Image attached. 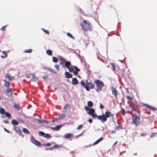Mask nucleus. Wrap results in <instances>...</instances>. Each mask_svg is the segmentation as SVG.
<instances>
[{"label": "nucleus", "mask_w": 157, "mask_h": 157, "mask_svg": "<svg viewBox=\"0 0 157 157\" xmlns=\"http://www.w3.org/2000/svg\"><path fill=\"white\" fill-rule=\"evenodd\" d=\"M91 116L93 118H95L97 117L98 119L100 120L102 123H104L106 121L107 118L110 117H113V115L111 113V112L109 111H106L105 114H103L101 115L97 116L96 113H94Z\"/></svg>", "instance_id": "1"}, {"label": "nucleus", "mask_w": 157, "mask_h": 157, "mask_svg": "<svg viewBox=\"0 0 157 157\" xmlns=\"http://www.w3.org/2000/svg\"><path fill=\"white\" fill-rule=\"evenodd\" d=\"M80 25L85 31H91L92 30L90 23L89 21L83 20L82 21V23H81Z\"/></svg>", "instance_id": "2"}, {"label": "nucleus", "mask_w": 157, "mask_h": 157, "mask_svg": "<svg viewBox=\"0 0 157 157\" xmlns=\"http://www.w3.org/2000/svg\"><path fill=\"white\" fill-rule=\"evenodd\" d=\"M132 117L133 123L136 126L138 125L140 122V117L135 114H132Z\"/></svg>", "instance_id": "3"}, {"label": "nucleus", "mask_w": 157, "mask_h": 157, "mask_svg": "<svg viewBox=\"0 0 157 157\" xmlns=\"http://www.w3.org/2000/svg\"><path fill=\"white\" fill-rule=\"evenodd\" d=\"M94 83L96 84L98 90H102V88L104 86V83L102 82L99 80H97L94 82Z\"/></svg>", "instance_id": "4"}, {"label": "nucleus", "mask_w": 157, "mask_h": 157, "mask_svg": "<svg viewBox=\"0 0 157 157\" xmlns=\"http://www.w3.org/2000/svg\"><path fill=\"white\" fill-rule=\"evenodd\" d=\"M30 140L31 142L32 143L37 146H40L41 145L39 141L36 140L33 136H32L31 137Z\"/></svg>", "instance_id": "5"}, {"label": "nucleus", "mask_w": 157, "mask_h": 157, "mask_svg": "<svg viewBox=\"0 0 157 157\" xmlns=\"http://www.w3.org/2000/svg\"><path fill=\"white\" fill-rule=\"evenodd\" d=\"M85 109L86 111H88L87 113L90 115H91L92 114L94 113L95 111L94 109L93 108L89 109V108L86 106L85 107Z\"/></svg>", "instance_id": "6"}, {"label": "nucleus", "mask_w": 157, "mask_h": 157, "mask_svg": "<svg viewBox=\"0 0 157 157\" xmlns=\"http://www.w3.org/2000/svg\"><path fill=\"white\" fill-rule=\"evenodd\" d=\"M59 59L61 61L60 63V64L62 65L63 67H64L65 66V63L66 62H69L68 61H66L65 59L63 57L61 56H58Z\"/></svg>", "instance_id": "7"}, {"label": "nucleus", "mask_w": 157, "mask_h": 157, "mask_svg": "<svg viewBox=\"0 0 157 157\" xmlns=\"http://www.w3.org/2000/svg\"><path fill=\"white\" fill-rule=\"evenodd\" d=\"M71 65V63L70 62H66L65 63V67L67 68L70 72H72L73 71L74 69L72 67H70Z\"/></svg>", "instance_id": "8"}, {"label": "nucleus", "mask_w": 157, "mask_h": 157, "mask_svg": "<svg viewBox=\"0 0 157 157\" xmlns=\"http://www.w3.org/2000/svg\"><path fill=\"white\" fill-rule=\"evenodd\" d=\"M142 105L143 106H145L147 108L151 110L155 111L157 110V109L156 108L151 106L147 104L144 103L142 104Z\"/></svg>", "instance_id": "9"}, {"label": "nucleus", "mask_w": 157, "mask_h": 157, "mask_svg": "<svg viewBox=\"0 0 157 157\" xmlns=\"http://www.w3.org/2000/svg\"><path fill=\"white\" fill-rule=\"evenodd\" d=\"M86 85L87 86L89 89V91L90 89H93L94 88V84L92 83L91 81L90 82L86 81Z\"/></svg>", "instance_id": "10"}, {"label": "nucleus", "mask_w": 157, "mask_h": 157, "mask_svg": "<svg viewBox=\"0 0 157 157\" xmlns=\"http://www.w3.org/2000/svg\"><path fill=\"white\" fill-rule=\"evenodd\" d=\"M6 95L8 97L11 96L12 94V91L11 89H7L5 91Z\"/></svg>", "instance_id": "11"}, {"label": "nucleus", "mask_w": 157, "mask_h": 157, "mask_svg": "<svg viewBox=\"0 0 157 157\" xmlns=\"http://www.w3.org/2000/svg\"><path fill=\"white\" fill-rule=\"evenodd\" d=\"M111 90H112V94L114 95L115 98H117V91L116 88H114L113 87H111Z\"/></svg>", "instance_id": "12"}, {"label": "nucleus", "mask_w": 157, "mask_h": 157, "mask_svg": "<svg viewBox=\"0 0 157 157\" xmlns=\"http://www.w3.org/2000/svg\"><path fill=\"white\" fill-rule=\"evenodd\" d=\"M14 129L16 132L17 133L19 136H21L23 137H24V135L22 133L21 131L18 127H14Z\"/></svg>", "instance_id": "13"}, {"label": "nucleus", "mask_w": 157, "mask_h": 157, "mask_svg": "<svg viewBox=\"0 0 157 157\" xmlns=\"http://www.w3.org/2000/svg\"><path fill=\"white\" fill-rule=\"evenodd\" d=\"M81 84V85L84 87L86 90L87 91H89V89L88 87L86 85V84H85V83L82 80L80 82Z\"/></svg>", "instance_id": "14"}, {"label": "nucleus", "mask_w": 157, "mask_h": 157, "mask_svg": "<svg viewBox=\"0 0 157 157\" xmlns=\"http://www.w3.org/2000/svg\"><path fill=\"white\" fill-rule=\"evenodd\" d=\"M4 82H5L4 86L7 89L10 88L9 87L10 86V83L9 82L7 81L6 80H4Z\"/></svg>", "instance_id": "15"}, {"label": "nucleus", "mask_w": 157, "mask_h": 157, "mask_svg": "<svg viewBox=\"0 0 157 157\" xmlns=\"http://www.w3.org/2000/svg\"><path fill=\"white\" fill-rule=\"evenodd\" d=\"M31 76H32V80H35L36 79V78L34 74H28L26 75V76L28 78H30Z\"/></svg>", "instance_id": "16"}, {"label": "nucleus", "mask_w": 157, "mask_h": 157, "mask_svg": "<svg viewBox=\"0 0 157 157\" xmlns=\"http://www.w3.org/2000/svg\"><path fill=\"white\" fill-rule=\"evenodd\" d=\"M73 135L71 133H68L65 135L64 136V137L65 139L70 138L73 137Z\"/></svg>", "instance_id": "17"}, {"label": "nucleus", "mask_w": 157, "mask_h": 157, "mask_svg": "<svg viewBox=\"0 0 157 157\" xmlns=\"http://www.w3.org/2000/svg\"><path fill=\"white\" fill-rule=\"evenodd\" d=\"M71 83L74 85H76L78 83V81L76 78H73L71 81Z\"/></svg>", "instance_id": "18"}, {"label": "nucleus", "mask_w": 157, "mask_h": 157, "mask_svg": "<svg viewBox=\"0 0 157 157\" xmlns=\"http://www.w3.org/2000/svg\"><path fill=\"white\" fill-rule=\"evenodd\" d=\"M6 78H8L9 80H12L13 78V77L11 76L10 74L9 73H8L6 75Z\"/></svg>", "instance_id": "19"}, {"label": "nucleus", "mask_w": 157, "mask_h": 157, "mask_svg": "<svg viewBox=\"0 0 157 157\" xmlns=\"http://www.w3.org/2000/svg\"><path fill=\"white\" fill-rule=\"evenodd\" d=\"M74 67L76 70L73 72V73L75 75H76L78 74V72L80 71V70L76 66H74Z\"/></svg>", "instance_id": "20"}, {"label": "nucleus", "mask_w": 157, "mask_h": 157, "mask_svg": "<svg viewBox=\"0 0 157 157\" xmlns=\"http://www.w3.org/2000/svg\"><path fill=\"white\" fill-rule=\"evenodd\" d=\"M103 139V138L102 137H101L99 139H98L96 141H95L93 144V145L96 144L101 142Z\"/></svg>", "instance_id": "21"}, {"label": "nucleus", "mask_w": 157, "mask_h": 157, "mask_svg": "<svg viewBox=\"0 0 157 157\" xmlns=\"http://www.w3.org/2000/svg\"><path fill=\"white\" fill-rule=\"evenodd\" d=\"M65 74V77L67 78H70L72 77V75L67 72H66Z\"/></svg>", "instance_id": "22"}, {"label": "nucleus", "mask_w": 157, "mask_h": 157, "mask_svg": "<svg viewBox=\"0 0 157 157\" xmlns=\"http://www.w3.org/2000/svg\"><path fill=\"white\" fill-rule=\"evenodd\" d=\"M62 147L63 146L62 145L57 144L54 145L53 146V149L59 148Z\"/></svg>", "instance_id": "23"}, {"label": "nucleus", "mask_w": 157, "mask_h": 157, "mask_svg": "<svg viewBox=\"0 0 157 157\" xmlns=\"http://www.w3.org/2000/svg\"><path fill=\"white\" fill-rule=\"evenodd\" d=\"M11 123L13 125H17L18 124V122L15 119L12 120Z\"/></svg>", "instance_id": "24"}, {"label": "nucleus", "mask_w": 157, "mask_h": 157, "mask_svg": "<svg viewBox=\"0 0 157 157\" xmlns=\"http://www.w3.org/2000/svg\"><path fill=\"white\" fill-rule=\"evenodd\" d=\"M61 125H57L55 127H52V128L54 130H57L61 128Z\"/></svg>", "instance_id": "25"}, {"label": "nucleus", "mask_w": 157, "mask_h": 157, "mask_svg": "<svg viewBox=\"0 0 157 157\" xmlns=\"http://www.w3.org/2000/svg\"><path fill=\"white\" fill-rule=\"evenodd\" d=\"M125 98H126L128 100H132L134 98V96L132 94L131 96H126Z\"/></svg>", "instance_id": "26"}, {"label": "nucleus", "mask_w": 157, "mask_h": 157, "mask_svg": "<svg viewBox=\"0 0 157 157\" xmlns=\"http://www.w3.org/2000/svg\"><path fill=\"white\" fill-rule=\"evenodd\" d=\"M93 103L91 101H89L87 102V106L88 107H91L93 106Z\"/></svg>", "instance_id": "27"}, {"label": "nucleus", "mask_w": 157, "mask_h": 157, "mask_svg": "<svg viewBox=\"0 0 157 157\" xmlns=\"http://www.w3.org/2000/svg\"><path fill=\"white\" fill-rule=\"evenodd\" d=\"M44 137L45 138H47L48 139L51 138V136L49 134H45L44 136Z\"/></svg>", "instance_id": "28"}, {"label": "nucleus", "mask_w": 157, "mask_h": 157, "mask_svg": "<svg viewBox=\"0 0 157 157\" xmlns=\"http://www.w3.org/2000/svg\"><path fill=\"white\" fill-rule=\"evenodd\" d=\"M46 52L47 54L49 56H51L52 55V51L50 50H47Z\"/></svg>", "instance_id": "29"}, {"label": "nucleus", "mask_w": 157, "mask_h": 157, "mask_svg": "<svg viewBox=\"0 0 157 157\" xmlns=\"http://www.w3.org/2000/svg\"><path fill=\"white\" fill-rule=\"evenodd\" d=\"M22 131L23 132L25 133H27L28 134H29V131L27 130L26 128H23L22 129Z\"/></svg>", "instance_id": "30"}, {"label": "nucleus", "mask_w": 157, "mask_h": 157, "mask_svg": "<svg viewBox=\"0 0 157 157\" xmlns=\"http://www.w3.org/2000/svg\"><path fill=\"white\" fill-rule=\"evenodd\" d=\"M6 113L5 110L4 109L2 108H1L0 109V113L2 114H5Z\"/></svg>", "instance_id": "31"}, {"label": "nucleus", "mask_w": 157, "mask_h": 157, "mask_svg": "<svg viewBox=\"0 0 157 157\" xmlns=\"http://www.w3.org/2000/svg\"><path fill=\"white\" fill-rule=\"evenodd\" d=\"M52 61L56 63L58 62V59L56 57H53Z\"/></svg>", "instance_id": "32"}, {"label": "nucleus", "mask_w": 157, "mask_h": 157, "mask_svg": "<svg viewBox=\"0 0 157 157\" xmlns=\"http://www.w3.org/2000/svg\"><path fill=\"white\" fill-rule=\"evenodd\" d=\"M13 107L15 109H17V110L19 111L20 109L19 107L16 104L13 105Z\"/></svg>", "instance_id": "33"}, {"label": "nucleus", "mask_w": 157, "mask_h": 157, "mask_svg": "<svg viewBox=\"0 0 157 157\" xmlns=\"http://www.w3.org/2000/svg\"><path fill=\"white\" fill-rule=\"evenodd\" d=\"M65 117V114H63L59 117L58 119H63Z\"/></svg>", "instance_id": "34"}, {"label": "nucleus", "mask_w": 157, "mask_h": 157, "mask_svg": "<svg viewBox=\"0 0 157 157\" xmlns=\"http://www.w3.org/2000/svg\"><path fill=\"white\" fill-rule=\"evenodd\" d=\"M32 50L31 49L28 50H25L24 51V52H25L27 53H31L32 52Z\"/></svg>", "instance_id": "35"}, {"label": "nucleus", "mask_w": 157, "mask_h": 157, "mask_svg": "<svg viewBox=\"0 0 157 157\" xmlns=\"http://www.w3.org/2000/svg\"><path fill=\"white\" fill-rule=\"evenodd\" d=\"M48 70L50 72L52 73H53L56 74V72L54 70L51 68H48Z\"/></svg>", "instance_id": "36"}, {"label": "nucleus", "mask_w": 157, "mask_h": 157, "mask_svg": "<svg viewBox=\"0 0 157 157\" xmlns=\"http://www.w3.org/2000/svg\"><path fill=\"white\" fill-rule=\"evenodd\" d=\"M122 128L121 126L120 125L117 126H116L115 127V130H118L120 129H121Z\"/></svg>", "instance_id": "37"}, {"label": "nucleus", "mask_w": 157, "mask_h": 157, "mask_svg": "<svg viewBox=\"0 0 157 157\" xmlns=\"http://www.w3.org/2000/svg\"><path fill=\"white\" fill-rule=\"evenodd\" d=\"M157 134V132L153 133L151 134L150 136L151 138H153L155 137Z\"/></svg>", "instance_id": "38"}, {"label": "nucleus", "mask_w": 157, "mask_h": 157, "mask_svg": "<svg viewBox=\"0 0 157 157\" xmlns=\"http://www.w3.org/2000/svg\"><path fill=\"white\" fill-rule=\"evenodd\" d=\"M6 116L8 118H10L11 117V115L10 113H9L8 112H6L5 113Z\"/></svg>", "instance_id": "39"}, {"label": "nucleus", "mask_w": 157, "mask_h": 157, "mask_svg": "<svg viewBox=\"0 0 157 157\" xmlns=\"http://www.w3.org/2000/svg\"><path fill=\"white\" fill-rule=\"evenodd\" d=\"M129 106L130 107V108L132 111H135V108L133 107V106L132 105L130 104L129 105Z\"/></svg>", "instance_id": "40"}, {"label": "nucleus", "mask_w": 157, "mask_h": 157, "mask_svg": "<svg viewBox=\"0 0 157 157\" xmlns=\"http://www.w3.org/2000/svg\"><path fill=\"white\" fill-rule=\"evenodd\" d=\"M121 112L122 114V115H123L124 116L125 115V110L124 109H123V108L121 109Z\"/></svg>", "instance_id": "41"}, {"label": "nucleus", "mask_w": 157, "mask_h": 157, "mask_svg": "<svg viewBox=\"0 0 157 157\" xmlns=\"http://www.w3.org/2000/svg\"><path fill=\"white\" fill-rule=\"evenodd\" d=\"M55 67L56 68V69L58 71H59L60 70V69L59 68V65L57 64H56L55 65Z\"/></svg>", "instance_id": "42"}, {"label": "nucleus", "mask_w": 157, "mask_h": 157, "mask_svg": "<svg viewBox=\"0 0 157 157\" xmlns=\"http://www.w3.org/2000/svg\"><path fill=\"white\" fill-rule=\"evenodd\" d=\"M45 133L43 132L40 131L39 132V134L40 136H42L44 137L45 135Z\"/></svg>", "instance_id": "43"}, {"label": "nucleus", "mask_w": 157, "mask_h": 157, "mask_svg": "<svg viewBox=\"0 0 157 157\" xmlns=\"http://www.w3.org/2000/svg\"><path fill=\"white\" fill-rule=\"evenodd\" d=\"M111 65L113 70L115 71L116 70V68L114 64V63H112L111 64Z\"/></svg>", "instance_id": "44"}, {"label": "nucleus", "mask_w": 157, "mask_h": 157, "mask_svg": "<svg viewBox=\"0 0 157 157\" xmlns=\"http://www.w3.org/2000/svg\"><path fill=\"white\" fill-rule=\"evenodd\" d=\"M69 107L70 105L68 104H66L65 105L64 107V109L65 110H67V107Z\"/></svg>", "instance_id": "45"}, {"label": "nucleus", "mask_w": 157, "mask_h": 157, "mask_svg": "<svg viewBox=\"0 0 157 157\" xmlns=\"http://www.w3.org/2000/svg\"><path fill=\"white\" fill-rule=\"evenodd\" d=\"M67 36H68L69 37H70L71 38H74V37L73 36H72V35L71 34H70V33H67Z\"/></svg>", "instance_id": "46"}, {"label": "nucleus", "mask_w": 157, "mask_h": 157, "mask_svg": "<svg viewBox=\"0 0 157 157\" xmlns=\"http://www.w3.org/2000/svg\"><path fill=\"white\" fill-rule=\"evenodd\" d=\"M52 143L54 144V143L53 142H52L51 143H48L47 144H46V146H47V147L51 146L52 145Z\"/></svg>", "instance_id": "47"}, {"label": "nucleus", "mask_w": 157, "mask_h": 157, "mask_svg": "<svg viewBox=\"0 0 157 157\" xmlns=\"http://www.w3.org/2000/svg\"><path fill=\"white\" fill-rule=\"evenodd\" d=\"M42 29L43 31L46 34H49V33L48 30H46L44 29Z\"/></svg>", "instance_id": "48"}, {"label": "nucleus", "mask_w": 157, "mask_h": 157, "mask_svg": "<svg viewBox=\"0 0 157 157\" xmlns=\"http://www.w3.org/2000/svg\"><path fill=\"white\" fill-rule=\"evenodd\" d=\"M82 125L80 124L77 127V129L78 130L82 128Z\"/></svg>", "instance_id": "49"}, {"label": "nucleus", "mask_w": 157, "mask_h": 157, "mask_svg": "<svg viewBox=\"0 0 157 157\" xmlns=\"http://www.w3.org/2000/svg\"><path fill=\"white\" fill-rule=\"evenodd\" d=\"M2 53H3V54L5 55V57H7V55L6 53V52L5 51H4L2 52Z\"/></svg>", "instance_id": "50"}, {"label": "nucleus", "mask_w": 157, "mask_h": 157, "mask_svg": "<svg viewBox=\"0 0 157 157\" xmlns=\"http://www.w3.org/2000/svg\"><path fill=\"white\" fill-rule=\"evenodd\" d=\"M53 147L50 148H46L45 150H52L53 149Z\"/></svg>", "instance_id": "51"}, {"label": "nucleus", "mask_w": 157, "mask_h": 157, "mask_svg": "<svg viewBox=\"0 0 157 157\" xmlns=\"http://www.w3.org/2000/svg\"><path fill=\"white\" fill-rule=\"evenodd\" d=\"M38 122L40 123H42L44 122V120H38Z\"/></svg>", "instance_id": "52"}, {"label": "nucleus", "mask_w": 157, "mask_h": 157, "mask_svg": "<svg viewBox=\"0 0 157 157\" xmlns=\"http://www.w3.org/2000/svg\"><path fill=\"white\" fill-rule=\"evenodd\" d=\"M6 25L3 26L1 28V30H3V31H5V30L6 28Z\"/></svg>", "instance_id": "53"}, {"label": "nucleus", "mask_w": 157, "mask_h": 157, "mask_svg": "<svg viewBox=\"0 0 157 157\" xmlns=\"http://www.w3.org/2000/svg\"><path fill=\"white\" fill-rule=\"evenodd\" d=\"M5 124H8L9 121L7 120H4L3 121Z\"/></svg>", "instance_id": "54"}, {"label": "nucleus", "mask_w": 157, "mask_h": 157, "mask_svg": "<svg viewBox=\"0 0 157 157\" xmlns=\"http://www.w3.org/2000/svg\"><path fill=\"white\" fill-rule=\"evenodd\" d=\"M58 118H54L52 121V122H55V121H57V120H58Z\"/></svg>", "instance_id": "55"}, {"label": "nucleus", "mask_w": 157, "mask_h": 157, "mask_svg": "<svg viewBox=\"0 0 157 157\" xmlns=\"http://www.w3.org/2000/svg\"><path fill=\"white\" fill-rule=\"evenodd\" d=\"M100 108L101 109H102L104 108V106L101 103L100 104Z\"/></svg>", "instance_id": "56"}, {"label": "nucleus", "mask_w": 157, "mask_h": 157, "mask_svg": "<svg viewBox=\"0 0 157 157\" xmlns=\"http://www.w3.org/2000/svg\"><path fill=\"white\" fill-rule=\"evenodd\" d=\"M88 121L90 123H91L92 121H93V120L92 119H89L88 120Z\"/></svg>", "instance_id": "57"}, {"label": "nucleus", "mask_w": 157, "mask_h": 157, "mask_svg": "<svg viewBox=\"0 0 157 157\" xmlns=\"http://www.w3.org/2000/svg\"><path fill=\"white\" fill-rule=\"evenodd\" d=\"M4 129L5 131H6V132H8V133L10 132V131H8V130H7V129H6V128H4Z\"/></svg>", "instance_id": "58"}, {"label": "nucleus", "mask_w": 157, "mask_h": 157, "mask_svg": "<svg viewBox=\"0 0 157 157\" xmlns=\"http://www.w3.org/2000/svg\"><path fill=\"white\" fill-rule=\"evenodd\" d=\"M82 134H83V133H82H82L81 134H79V135H78L76 137H78L79 136H81L82 135Z\"/></svg>", "instance_id": "59"}, {"label": "nucleus", "mask_w": 157, "mask_h": 157, "mask_svg": "<svg viewBox=\"0 0 157 157\" xmlns=\"http://www.w3.org/2000/svg\"><path fill=\"white\" fill-rule=\"evenodd\" d=\"M146 134L145 133H142L141 135V136H146Z\"/></svg>", "instance_id": "60"}, {"label": "nucleus", "mask_w": 157, "mask_h": 157, "mask_svg": "<svg viewBox=\"0 0 157 157\" xmlns=\"http://www.w3.org/2000/svg\"><path fill=\"white\" fill-rule=\"evenodd\" d=\"M44 123H45L46 124H48V121H47L46 120H44Z\"/></svg>", "instance_id": "61"}, {"label": "nucleus", "mask_w": 157, "mask_h": 157, "mask_svg": "<svg viewBox=\"0 0 157 157\" xmlns=\"http://www.w3.org/2000/svg\"><path fill=\"white\" fill-rule=\"evenodd\" d=\"M1 57L2 58H4L5 57H5V56H1Z\"/></svg>", "instance_id": "62"}, {"label": "nucleus", "mask_w": 157, "mask_h": 157, "mask_svg": "<svg viewBox=\"0 0 157 157\" xmlns=\"http://www.w3.org/2000/svg\"><path fill=\"white\" fill-rule=\"evenodd\" d=\"M117 143V141H116V142H115V143L114 144V145H115Z\"/></svg>", "instance_id": "63"}, {"label": "nucleus", "mask_w": 157, "mask_h": 157, "mask_svg": "<svg viewBox=\"0 0 157 157\" xmlns=\"http://www.w3.org/2000/svg\"><path fill=\"white\" fill-rule=\"evenodd\" d=\"M43 78H44V79H45L46 78H47V77H43Z\"/></svg>", "instance_id": "64"}]
</instances>
